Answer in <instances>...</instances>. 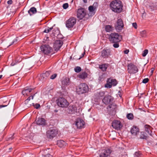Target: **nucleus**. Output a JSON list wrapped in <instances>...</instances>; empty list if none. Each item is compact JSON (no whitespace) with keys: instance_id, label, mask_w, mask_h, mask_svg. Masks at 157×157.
<instances>
[{"instance_id":"obj_1","label":"nucleus","mask_w":157,"mask_h":157,"mask_svg":"<svg viewBox=\"0 0 157 157\" xmlns=\"http://www.w3.org/2000/svg\"><path fill=\"white\" fill-rule=\"evenodd\" d=\"M110 6L112 11L115 13H119L123 10V5L122 2L119 0H115L111 2Z\"/></svg>"},{"instance_id":"obj_2","label":"nucleus","mask_w":157,"mask_h":157,"mask_svg":"<svg viewBox=\"0 0 157 157\" xmlns=\"http://www.w3.org/2000/svg\"><path fill=\"white\" fill-rule=\"evenodd\" d=\"M121 39V36L118 33H111L109 37V39L111 43L120 42Z\"/></svg>"},{"instance_id":"obj_3","label":"nucleus","mask_w":157,"mask_h":157,"mask_svg":"<svg viewBox=\"0 0 157 157\" xmlns=\"http://www.w3.org/2000/svg\"><path fill=\"white\" fill-rule=\"evenodd\" d=\"M88 91L89 87L85 83L80 84L77 89V92L79 94L86 93Z\"/></svg>"},{"instance_id":"obj_4","label":"nucleus","mask_w":157,"mask_h":157,"mask_svg":"<svg viewBox=\"0 0 157 157\" xmlns=\"http://www.w3.org/2000/svg\"><path fill=\"white\" fill-rule=\"evenodd\" d=\"M57 105L62 108H66L69 105L67 101L64 98L60 97L56 100Z\"/></svg>"},{"instance_id":"obj_5","label":"nucleus","mask_w":157,"mask_h":157,"mask_svg":"<svg viewBox=\"0 0 157 157\" xmlns=\"http://www.w3.org/2000/svg\"><path fill=\"white\" fill-rule=\"evenodd\" d=\"M58 133L57 128H52V129H49L47 131L46 135L48 138L52 139L56 136Z\"/></svg>"},{"instance_id":"obj_6","label":"nucleus","mask_w":157,"mask_h":157,"mask_svg":"<svg viewBox=\"0 0 157 157\" xmlns=\"http://www.w3.org/2000/svg\"><path fill=\"white\" fill-rule=\"evenodd\" d=\"M76 18L75 17H70L66 21V27L68 28H72L76 24Z\"/></svg>"},{"instance_id":"obj_7","label":"nucleus","mask_w":157,"mask_h":157,"mask_svg":"<svg viewBox=\"0 0 157 157\" xmlns=\"http://www.w3.org/2000/svg\"><path fill=\"white\" fill-rule=\"evenodd\" d=\"M128 73L130 74H135L138 71L137 67L132 63H130L127 65Z\"/></svg>"},{"instance_id":"obj_8","label":"nucleus","mask_w":157,"mask_h":157,"mask_svg":"<svg viewBox=\"0 0 157 157\" xmlns=\"http://www.w3.org/2000/svg\"><path fill=\"white\" fill-rule=\"evenodd\" d=\"M40 48L41 51L45 54H48L52 51V48L48 45H42Z\"/></svg>"},{"instance_id":"obj_9","label":"nucleus","mask_w":157,"mask_h":157,"mask_svg":"<svg viewBox=\"0 0 157 157\" xmlns=\"http://www.w3.org/2000/svg\"><path fill=\"white\" fill-rule=\"evenodd\" d=\"M117 84V82L115 79H112L111 78L107 79V83L105 85V87L106 88H110L112 86H115Z\"/></svg>"},{"instance_id":"obj_10","label":"nucleus","mask_w":157,"mask_h":157,"mask_svg":"<svg viewBox=\"0 0 157 157\" xmlns=\"http://www.w3.org/2000/svg\"><path fill=\"white\" fill-rule=\"evenodd\" d=\"M86 14V11L84 9H79L77 12V17L79 19H82L85 16Z\"/></svg>"},{"instance_id":"obj_11","label":"nucleus","mask_w":157,"mask_h":157,"mask_svg":"<svg viewBox=\"0 0 157 157\" xmlns=\"http://www.w3.org/2000/svg\"><path fill=\"white\" fill-rule=\"evenodd\" d=\"M124 25L122 20L119 19L117 21V24L115 26V29L117 32H119L122 29Z\"/></svg>"},{"instance_id":"obj_12","label":"nucleus","mask_w":157,"mask_h":157,"mask_svg":"<svg viewBox=\"0 0 157 157\" xmlns=\"http://www.w3.org/2000/svg\"><path fill=\"white\" fill-rule=\"evenodd\" d=\"M111 152L109 149H105L102 150L99 155L100 157H108Z\"/></svg>"},{"instance_id":"obj_13","label":"nucleus","mask_w":157,"mask_h":157,"mask_svg":"<svg viewBox=\"0 0 157 157\" xmlns=\"http://www.w3.org/2000/svg\"><path fill=\"white\" fill-rule=\"evenodd\" d=\"M157 6V3L152 1L148 2L147 3V7L151 11L156 9Z\"/></svg>"},{"instance_id":"obj_14","label":"nucleus","mask_w":157,"mask_h":157,"mask_svg":"<svg viewBox=\"0 0 157 157\" xmlns=\"http://www.w3.org/2000/svg\"><path fill=\"white\" fill-rule=\"evenodd\" d=\"M75 125L77 128H82V127L86 126L84 121L81 119L77 120L76 122Z\"/></svg>"},{"instance_id":"obj_15","label":"nucleus","mask_w":157,"mask_h":157,"mask_svg":"<svg viewBox=\"0 0 157 157\" xmlns=\"http://www.w3.org/2000/svg\"><path fill=\"white\" fill-rule=\"evenodd\" d=\"M113 100V99L112 97L110 95H108L105 97L102 100V101L105 104L107 105L110 103Z\"/></svg>"},{"instance_id":"obj_16","label":"nucleus","mask_w":157,"mask_h":157,"mask_svg":"<svg viewBox=\"0 0 157 157\" xmlns=\"http://www.w3.org/2000/svg\"><path fill=\"white\" fill-rule=\"evenodd\" d=\"M51 72L50 71H47L45 73L41 74L40 75V80L44 81L49 76Z\"/></svg>"},{"instance_id":"obj_17","label":"nucleus","mask_w":157,"mask_h":157,"mask_svg":"<svg viewBox=\"0 0 157 157\" xmlns=\"http://www.w3.org/2000/svg\"><path fill=\"white\" fill-rule=\"evenodd\" d=\"M101 52L102 57L104 58H106L110 55V51L109 49H104Z\"/></svg>"},{"instance_id":"obj_18","label":"nucleus","mask_w":157,"mask_h":157,"mask_svg":"<svg viewBox=\"0 0 157 157\" xmlns=\"http://www.w3.org/2000/svg\"><path fill=\"white\" fill-rule=\"evenodd\" d=\"M36 122L39 125H45L46 124V120L42 118H38L36 120Z\"/></svg>"},{"instance_id":"obj_19","label":"nucleus","mask_w":157,"mask_h":157,"mask_svg":"<svg viewBox=\"0 0 157 157\" xmlns=\"http://www.w3.org/2000/svg\"><path fill=\"white\" fill-rule=\"evenodd\" d=\"M112 126L113 128H121L122 125L121 123L117 120L113 121L112 123Z\"/></svg>"},{"instance_id":"obj_20","label":"nucleus","mask_w":157,"mask_h":157,"mask_svg":"<svg viewBox=\"0 0 157 157\" xmlns=\"http://www.w3.org/2000/svg\"><path fill=\"white\" fill-rule=\"evenodd\" d=\"M63 40H57L55 42L54 46L56 48V49H59L63 44Z\"/></svg>"},{"instance_id":"obj_21","label":"nucleus","mask_w":157,"mask_h":157,"mask_svg":"<svg viewBox=\"0 0 157 157\" xmlns=\"http://www.w3.org/2000/svg\"><path fill=\"white\" fill-rule=\"evenodd\" d=\"M57 145L60 147L66 146L67 144L63 140H60L57 141Z\"/></svg>"},{"instance_id":"obj_22","label":"nucleus","mask_w":157,"mask_h":157,"mask_svg":"<svg viewBox=\"0 0 157 157\" xmlns=\"http://www.w3.org/2000/svg\"><path fill=\"white\" fill-rule=\"evenodd\" d=\"M34 89H28L25 88L24 90L22 92V94L23 95H28L29 93L32 91V90Z\"/></svg>"},{"instance_id":"obj_23","label":"nucleus","mask_w":157,"mask_h":157,"mask_svg":"<svg viewBox=\"0 0 157 157\" xmlns=\"http://www.w3.org/2000/svg\"><path fill=\"white\" fill-rule=\"evenodd\" d=\"M108 66L109 64H102L100 65L99 67L103 71H106Z\"/></svg>"},{"instance_id":"obj_24","label":"nucleus","mask_w":157,"mask_h":157,"mask_svg":"<svg viewBox=\"0 0 157 157\" xmlns=\"http://www.w3.org/2000/svg\"><path fill=\"white\" fill-rule=\"evenodd\" d=\"M88 76V74L85 72H82L78 75V77L80 78L84 79L86 78Z\"/></svg>"},{"instance_id":"obj_25","label":"nucleus","mask_w":157,"mask_h":157,"mask_svg":"<svg viewBox=\"0 0 157 157\" xmlns=\"http://www.w3.org/2000/svg\"><path fill=\"white\" fill-rule=\"evenodd\" d=\"M130 132L133 135H136L139 132V128H131Z\"/></svg>"},{"instance_id":"obj_26","label":"nucleus","mask_w":157,"mask_h":157,"mask_svg":"<svg viewBox=\"0 0 157 157\" xmlns=\"http://www.w3.org/2000/svg\"><path fill=\"white\" fill-rule=\"evenodd\" d=\"M36 9L34 7H31L28 11V13L30 16L36 13Z\"/></svg>"},{"instance_id":"obj_27","label":"nucleus","mask_w":157,"mask_h":157,"mask_svg":"<svg viewBox=\"0 0 157 157\" xmlns=\"http://www.w3.org/2000/svg\"><path fill=\"white\" fill-rule=\"evenodd\" d=\"M88 9L90 13H91L93 15L94 14L96 10V8L95 7H94L93 6H90L89 7Z\"/></svg>"},{"instance_id":"obj_28","label":"nucleus","mask_w":157,"mask_h":157,"mask_svg":"<svg viewBox=\"0 0 157 157\" xmlns=\"http://www.w3.org/2000/svg\"><path fill=\"white\" fill-rule=\"evenodd\" d=\"M62 83L63 84L68 85L70 83V79L68 78H65L62 82Z\"/></svg>"},{"instance_id":"obj_29","label":"nucleus","mask_w":157,"mask_h":157,"mask_svg":"<svg viewBox=\"0 0 157 157\" xmlns=\"http://www.w3.org/2000/svg\"><path fill=\"white\" fill-rule=\"evenodd\" d=\"M147 136L145 135V132H141L140 135V138L141 139L146 140Z\"/></svg>"},{"instance_id":"obj_30","label":"nucleus","mask_w":157,"mask_h":157,"mask_svg":"<svg viewBox=\"0 0 157 157\" xmlns=\"http://www.w3.org/2000/svg\"><path fill=\"white\" fill-rule=\"evenodd\" d=\"M105 29L107 32H110L113 30V27L110 25H107L105 27Z\"/></svg>"},{"instance_id":"obj_31","label":"nucleus","mask_w":157,"mask_h":157,"mask_svg":"<svg viewBox=\"0 0 157 157\" xmlns=\"http://www.w3.org/2000/svg\"><path fill=\"white\" fill-rule=\"evenodd\" d=\"M104 92L102 91H100L96 94V95L98 97H102L104 95Z\"/></svg>"},{"instance_id":"obj_32","label":"nucleus","mask_w":157,"mask_h":157,"mask_svg":"<svg viewBox=\"0 0 157 157\" xmlns=\"http://www.w3.org/2000/svg\"><path fill=\"white\" fill-rule=\"evenodd\" d=\"M134 157H142V155L139 151L136 152L134 154Z\"/></svg>"},{"instance_id":"obj_33","label":"nucleus","mask_w":157,"mask_h":157,"mask_svg":"<svg viewBox=\"0 0 157 157\" xmlns=\"http://www.w3.org/2000/svg\"><path fill=\"white\" fill-rule=\"evenodd\" d=\"M127 118L129 120H132L133 119L134 116L132 113H128L126 116Z\"/></svg>"},{"instance_id":"obj_34","label":"nucleus","mask_w":157,"mask_h":157,"mask_svg":"<svg viewBox=\"0 0 157 157\" xmlns=\"http://www.w3.org/2000/svg\"><path fill=\"white\" fill-rule=\"evenodd\" d=\"M69 109L72 112H74L75 110H77L76 107L75 106V105H70L69 107Z\"/></svg>"},{"instance_id":"obj_35","label":"nucleus","mask_w":157,"mask_h":157,"mask_svg":"<svg viewBox=\"0 0 157 157\" xmlns=\"http://www.w3.org/2000/svg\"><path fill=\"white\" fill-rule=\"evenodd\" d=\"M53 29V27L51 28H49L48 27L47 28H46L44 30L43 32L45 33H48L51 30H52Z\"/></svg>"},{"instance_id":"obj_36","label":"nucleus","mask_w":157,"mask_h":157,"mask_svg":"<svg viewBox=\"0 0 157 157\" xmlns=\"http://www.w3.org/2000/svg\"><path fill=\"white\" fill-rule=\"evenodd\" d=\"M151 128H145V131L147 133L149 134L150 135H152V132L151 130Z\"/></svg>"},{"instance_id":"obj_37","label":"nucleus","mask_w":157,"mask_h":157,"mask_svg":"<svg viewBox=\"0 0 157 157\" xmlns=\"http://www.w3.org/2000/svg\"><path fill=\"white\" fill-rule=\"evenodd\" d=\"M140 35L142 37H145L147 36L146 32L145 30H143L140 32Z\"/></svg>"},{"instance_id":"obj_38","label":"nucleus","mask_w":157,"mask_h":157,"mask_svg":"<svg viewBox=\"0 0 157 157\" xmlns=\"http://www.w3.org/2000/svg\"><path fill=\"white\" fill-rule=\"evenodd\" d=\"M75 71L77 73H79L81 71V68L79 67H76L75 68Z\"/></svg>"},{"instance_id":"obj_39","label":"nucleus","mask_w":157,"mask_h":157,"mask_svg":"<svg viewBox=\"0 0 157 157\" xmlns=\"http://www.w3.org/2000/svg\"><path fill=\"white\" fill-rule=\"evenodd\" d=\"M33 105L34 107L36 109H38L40 107V105L39 104L36 103L35 104L34 103H33Z\"/></svg>"},{"instance_id":"obj_40","label":"nucleus","mask_w":157,"mask_h":157,"mask_svg":"<svg viewBox=\"0 0 157 157\" xmlns=\"http://www.w3.org/2000/svg\"><path fill=\"white\" fill-rule=\"evenodd\" d=\"M148 53V50L145 49L143 51V53H142V55L143 57H145L146 56Z\"/></svg>"},{"instance_id":"obj_41","label":"nucleus","mask_w":157,"mask_h":157,"mask_svg":"<svg viewBox=\"0 0 157 157\" xmlns=\"http://www.w3.org/2000/svg\"><path fill=\"white\" fill-rule=\"evenodd\" d=\"M119 42H114L113 44V46L115 48H118L119 47Z\"/></svg>"},{"instance_id":"obj_42","label":"nucleus","mask_w":157,"mask_h":157,"mask_svg":"<svg viewBox=\"0 0 157 157\" xmlns=\"http://www.w3.org/2000/svg\"><path fill=\"white\" fill-rule=\"evenodd\" d=\"M68 7V4L67 3H65L63 4V7L64 9H66Z\"/></svg>"},{"instance_id":"obj_43","label":"nucleus","mask_w":157,"mask_h":157,"mask_svg":"<svg viewBox=\"0 0 157 157\" xmlns=\"http://www.w3.org/2000/svg\"><path fill=\"white\" fill-rule=\"evenodd\" d=\"M70 129L68 130L70 133H72L75 132V128H70Z\"/></svg>"},{"instance_id":"obj_44","label":"nucleus","mask_w":157,"mask_h":157,"mask_svg":"<svg viewBox=\"0 0 157 157\" xmlns=\"http://www.w3.org/2000/svg\"><path fill=\"white\" fill-rule=\"evenodd\" d=\"M35 94H34L33 95H32L30 97H29L25 101H26L28 102L31 99H33V97L35 95Z\"/></svg>"},{"instance_id":"obj_45","label":"nucleus","mask_w":157,"mask_h":157,"mask_svg":"<svg viewBox=\"0 0 157 157\" xmlns=\"http://www.w3.org/2000/svg\"><path fill=\"white\" fill-rule=\"evenodd\" d=\"M57 75L56 74L52 75L50 77V78L52 79H55L57 76Z\"/></svg>"},{"instance_id":"obj_46","label":"nucleus","mask_w":157,"mask_h":157,"mask_svg":"<svg viewBox=\"0 0 157 157\" xmlns=\"http://www.w3.org/2000/svg\"><path fill=\"white\" fill-rule=\"evenodd\" d=\"M41 157H52V156L50 154H48L46 155H42Z\"/></svg>"},{"instance_id":"obj_47","label":"nucleus","mask_w":157,"mask_h":157,"mask_svg":"<svg viewBox=\"0 0 157 157\" xmlns=\"http://www.w3.org/2000/svg\"><path fill=\"white\" fill-rule=\"evenodd\" d=\"M149 81V79L148 78H145L144 79L143 81L142 82L144 83H146L147 82Z\"/></svg>"},{"instance_id":"obj_48","label":"nucleus","mask_w":157,"mask_h":157,"mask_svg":"<svg viewBox=\"0 0 157 157\" xmlns=\"http://www.w3.org/2000/svg\"><path fill=\"white\" fill-rule=\"evenodd\" d=\"M132 25L133 27H134L135 29H136L137 28V25L136 23H133Z\"/></svg>"},{"instance_id":"obj_49","label":"nucleus","mask_w":157,"mask_h":157,"mask_svg":"<svg viewBox=\"0 0 157 157\" xmlns=\"http://www.w3.org/2000/svg\"><path fill=\"white\" fill-rule=\"evenodd\" d=\"M13 1L12 0H9L7 2V3L9 4H12Z\"/></svg>"},{"instance_id":"obj_50","label":"nucleus","mask_w":157,"mask_h":157,"mask_svg":"<svg viewBox=\"0 0 157 157\" xmlns=\"http://www.w3.org/2000/svg\"><path fill=\"white\" fill-rule=\"evenodd\" d=\"M85 54V52H84L82 53L81 56H80V57L79 58V59H81V58H82L84 56V54Z\"/></svg>"},{"instance_id":"obj_51","label":"nucleus","mask_w":157,"mask_h":157,"mask_svg":"<svg viewBox=\"0 0 157 157\" xmlns=\"http://www.w3.org/2000/svg\"><path fill=\"white\" fill-rule=\"evenodd\" d=\"M129 52V51L128 50H125L124 52L125 54H127Z\"/></svg>"},{"instance_id":"obj_52","label":"nucleus","mask_w":157,"mask_h":157,"mask_svg":"<svg viewBox=\"0 0 157 157\" xmlns=\"http://www.w3.org/2000/svg\"><path fill=\"white\" fill-rule=\"evenodd\" d=\"M114 106V105L113 104H112L110 105H109L108 107L109 109H111V108H112V107Z\"/></svg>"},{"instance_id":"obj_53","label":"nucleus","mask_w":157,"mask_h":157,"mask_svg":"<svg viewBox=\"0 0 157 157\" xmlns=\"http://www.w3.org/2000/svg\"><path fill=\"white\" fill-rule=\"evenodd\" d=\"M144 127L145 128H151L149 125L147 124H146Z\"/></svg>"},{"instance_id":"obj_54","label":"nucleus","mask_w":157,"mask_h":157,"mask_svg":"<svg viewBox=\"0 0 157 157\" xmlns=\"http://www.w3.org/2000/svg\"><path fill=\"white\" fill-rule=\"evenodd\" d=\"M16 64V63L12 62L11 63V65L12 66H14Z\"/></svg>"},{"instance_id":"obj_55","label":"nucleus","mask_w":157,"mask_h":157,"mask_svg":"<svg viewBox=\"0 0 157 157\" xmlns=\"http://www.w3.org/2000/svg\"><path fill=\"white\" fill-rule=\"evenodd\" d=\"M15 41V40H13V41L12 42V43L10 45H9V46H10L11 45H12L14 43Z\"/></svg>"},{"instance_id":"obj_56","label":"nucleus","mask_w":157,"mask_h":157,"mask_svg":"<svg viewBox=\"0 0 157 157\" xmlns=\"http://www.w3.org/2000/svg\"><path fill=\"white\" fill-rule=\"evenodd\" d=\"M154 70V68H152L151 69V73H152L153 72V71Z\"/></svg>"},{"instance_id":"obj_57","label":"nucleus","mask_w":157,"mask_h":157,"mask_svg":"<svg viewBox=\"0 0 157 157\" xmlns=\"http://www.w3.org/2000/svg\"><path fill=\"white\" fill-rule=\"evenodd\" d=\"M121 128H115V130H120Z\"/></svg>"},{"instance_id":"obj_58","label":"nucleus","mask_w":157,"mask_h":157,"mask_svg":"<svg viewBox=\"0 0 157 157\" xmlns=\"http://www.w3.org/2000/svg\"><path fill=\"white\" fill-rule=\"evenodd\" d=\"M6 106H6H4L3 105H0V108H2V107H5V106Z\"/></svg>"},{"instance_id":"obj_59","label":"nucleus","mask_w":157,"mask_h":157,"mask_svg":"<svg viewBox=\"0 0 157 157\" xmlns=\"http://www.w3.org/2000/svg\"><path fill=\"white\" fill-rule=\"evenodd\" d=\"M83 1L85 3H86L87 2V0H83Z\"/></svg>"},{"instance_id":"obj_60","label":"nucleus","mask_w":157,"mask_h":157,"mask_svg":"<svg viewBox=\"0 0 157 157\" xmlns=\"http://www.w3.org/2000/svg\"><path fill=\"white\" fill-rule=\"evenodd\" d=\"M13 137H11V138H9V140H10V139H11V140H13Z\"/></svg>"},{"instance_id":"obj_61","label":"nucleus","mask_w":157,"mask_h":157,"mask_svg":"<svg viewBox=\"0 0 157 157\" xmlns=\"http://www.w3.org/2000/svg\"><path fill=\"white\" fill-rule=\"evenodd\" d=\"M2 75H0V79L2 78Z\"/></svg>"},{"instance_id":"obj_62","label":"nucleus","mask_w":157,"mask_h":157,"mask_svg":"<svg viewBox=\"0 0 157 157\" xmlns=\"http://www.w3.org/2000/svg\"><path fill=\"white\" fill-rule=\"evenodd\" d=\"M54 111H55V112L56 113V112H58V110H55Z\"/></svg>"},{"instance_id":"obj_63","label":"nucleus","mask_w":157,"mask_h":157,"mask_svg":"<svg viewBox=\"0 0 157 157\" xmlns=\"http://www.w3.org/2000/svg\"><path fill=\"white\" fill-rule=\"evenodd\" d=\"M12 149V147H10V148H9V149L10 150H11Z\"/></svg>"},{"instance_id":"obj_64","label":"nucleus","mask_w":157,"mask_h":157,"mask_svg":"<svg viewBox=\"0 0 157 157\" xmlns=\"http://www.w3.org/2000/svg\"><path fill=\"white\" fill-rule=\"evenodd\" d=\"M133 128H136V126H134L133 127Z\"/></svg>"}]
</instances>
